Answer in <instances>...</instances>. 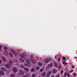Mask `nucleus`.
Instances as JSON below:
<instances>
[{"label": "nucleus", "mask_w": 77, "mask_h": 77, "mask_svg": "<svg viewBox=\"0 0 77 77\" xmlns=\"http://www.w3.org/2000/svg\"><path fill=\"white\" fill-rule=\"evenodd\" d=\"M51 74V71H49L47 73L46 77H48Z\"/></svg>", "instance_id": "nucleus-1"}, {"label": "nucleus", "mask_w": 77, "mask_h": 77, "mask_svg": "<svg viewBox=\"0 0 77 77\" xmlns=\"http://www.w3.org/2000/svg\"><path fill=\"white\" fill-rule=\"evenodd\" d=\"M5 66L7 68L9 69V68H10V67H11V65L9 64H6L5 65Z\"/></svg>", "instance_id": "nucleus-2"}, {"label": "nucleus", "mask_w": 77, "mask_h": 77, "mask_svg": "<svg viewBox=\"0 0 77 77\" xmlns=\"http://www.w3.org/2000/svg\"><path fill=\"white\" fill-rule=\"evenodd\" d=\"M30 74L27 73L26 75H23V77H30Z\"/></svg>", "instance_id": "nucleus-3"}, {"label": "nucleus", "mask_w": 77, "mask_h": 77, "mask_svg": "<svg viewBox=\"0 0 77 77\" xmlns=\"http://www.w3.org/2000/svg\"><path fill=\"white\" fill-rule=\"evenodd\" d=\"M19 73L21 75H23V74H24V71L23 70H20L19 71Z\"/></svg>", "instance_id": "nucleus-4"}, {"label": "nucleus", "mask_w": 77, "mask_h": 77, "mask_svg": "<svg viewBox=\"0 0 77 77\" xmlns=\"http://www.w3.org/2000/svg\"><path fill=\"white\" fill-rule=\"evenodd\" d=\"M13 71L14 72H16L17 71V69L15 67H14L13 69Z\"/></svg>", "instance_id": "nucleus-5"}, {"label": "nucleus", "mask_w": 77, "mask_h": 77, "mask_svg": "<svg viewBox=\"0 0 77 77\" xmlns=\"http://www.w3.org/2000/svg\"><path fill=\"white\" fill-rule=\"evenodd\" d=\"M0 75L1 76L4 75H5V73L2 71H0Z\"/></svg>", "instance_id": "nucleus-6"}, {"label": "nucleus", "mask_w": 77, "mask_h": 77, "mask_svg": "<svg viewBox=\"0 0 77 77\" xmlns=\"http://www.w3.org/2000/svg\"><path fill=\"white\" fill-rule=\"evenodd\" d=\"M2 59L4 61V62H6V58L4 57H2Z\"/></svg>", "instance_id": "nucleus-7"}, {"label": "nucleus", "mask_w": 77, "mask_h": 77, "mask_svg": "<svg viewBox=\"0 0 77 77\" xmlns=\"http://www.w3.org/2000/svg\"><path fill=\"white\" fill-rule=\"evenodd\" d=\"M54 65L56 68H58V66H57V63L56 62H55L54 63Z\"/></svg>", "instance_id": "nucleus-8"}, {"label": "nucleus", "mask_w": 77, "mask_h": 77, "mask_svg": "<svg viewBox=\"0 0 77 77\" xmlns=\"http://www.w3.org/2000/svg\"><path fill=\"white\" fill-rule=\"evenodd\" d=\"M57 72V70L56 69H54L53 70V73H56Z\"/></svg>", "instance_id": "nucleus-9"}, {"label": "nucleus", "mask_w": 77, "mask_h": 77, "mask_svg": "<svg viewBox=\"0 0 77 77\" xmlns=\"http://www.w3.org/2000/svg\"><path fill=\"white\" fill-rule=\"evenodd\" d=\"M20 56L21 57V59H24V55L23 54L20 55Z\"/></svg>", "instance_id": "nucleus-10"}, {"label": "nucleus", "mask_w": 77, "mask_h": 77, "mask_svg": "<svg viewBox=\"0 0 77 77\" xmlns=\"http://www.w3.org/2000/svg\"><path fill=\"white\" fill-rule=\"evenodd\" d=\"M52 66H53L52 64L50 63L48 65V67H49V68H51V67H52Z\"/></svg>", "instance_id": "nucleus-11"}, {"label": "nucleus", "mask_w": 77, "mask_h": 77, "mask_svg": "<svg viewBox=\"0 0 77 77\" xmlns=\"http://www.w3.org/2000/svg\"><path fill=\"white\" fill-rule=\"evenodd\" d=\"M24 70H25V71H29V69L26 67L24 68Z\"/></svg>", "instance_id": "nucleus-12"}, {"label": "nucleus", "mask_w": 77, "mask_h": 77, "mask_svg": "<svg viewBox=\"0 0 77 77\" xmlns=\"http://www.w3.org/2000/svg\"><path fill=\"white\" fill-rule=\"evenodd\" d=\"M20 62H21V63H23V62H24V60H22L21 58H20Z\"/></svg>", "instance_id": "nucleus-13"}, {"label": "nucleus", "mask_w": 77, "mask_h": 77, "mask_svg": "<svg viewBox=\"0 0 77 77\" xmlns=\"http://www.w3.org/2000/svg\"><path fill=\"white\" fill-rule=\"evenodd\" d=\"M26 62L27 63H28V64L30 63V60H29V59H27Z\"/></svg>", "instance_id": "nucleus-14"}, {"label": "nucleus", "mask_w": 77, "mask_h": 77, "mask_svg": "<svg viewBox=\"0 0 77 77\" xmlns=\"http://www.w3.org/2000/svg\"><path fill=\"white\" fill-rule=\"evenodd\" d=\"M1 70L3 71H6V69L4 67H2L1 68Z\"/></svg>", "instance_id": "nucleus-15"}, {"label": "nucleus", "mask_w": 77, "mask_h": 77, "mask_svg": "<svg viewBox=\"0 0 77 77\" xmlns=\"http://www.w3.org/2000/svg\"><path fill=\"white\" fill-rule=\"evenodd\" d=\"M45 75H46V73H45V72H44L42 73V76H43V77H45Z\"/></svg>", "instance_id": "nucleus-16"}, {"label": "nucleus", "mask_w": 77, "mask_h": 77, "mask_svg": "<svg viewBox=\"0 0 77 77\" xmlns=\"http://www.w3.org/2000/svg\"><path fill=\"white\" fill-rule=\"evenodd\" d=\"M39 69H40V67H39V66H37L36 67V69L37 70H39Z\"/></svg>", "instance_id": "nucleus-17"}, {"label": "nucleus", "mask_w": 77, "mask_h": 77, "mask_svg": "<svg viewBox=\"0 0 77 77\" xmlns=\"http://www.w3.org/2000/svg\"><path fill=\"white\" fill-rule=\"evenodd\" d=\"M31 72H34V71H35V69L33 68L31 69Z\"/></svg>", "instance_id": "nucleus-18"}, {"label": "nucleus", "mask_w": 77, "mask_h": 77, "mask_svg": "<svg viewBox=\"0 0 77 77\" xmlns=\"http://www.w3.org/2000/svg\"><path fill=\"white\" fill-rule=\"evenodd\" d=\"M3 48L4 50H8V48L5 46H4L3 47Z\"/></svg>", "instance_id": "nucleus-19"}, {"label": "nucleus", "mask_w": 77, "mask_h": 77, "mask_svg": "<svg viewBox=\"0 0 77 77\" xmlns=\"http://www.w3.org/2000/svg\"><path fill=\"white\" fill-rule=\"evenodd\" d=\"M13 54H14V55L15 56H17L18 55V53L15 52Z\"/></svg>", "instance_id": "nucleus-20"}, {"label": "nucleus", "mask_w": 77, "mask_h": 77, "mask_svg": "<svg viewBox=\"0 0 77 77\" xmlns=\"http://www.w3.org/2000/svg\"><path fill=\"white\" fill-rule=\"evenodd\" d=\"M11 77H15V76L14 74H11L10 75Z\"/></svg>", "instance_id": "nucleus-21"}, {"label": "nucleus", "mask_w": 77, "mask_h": 77, "mask_svg": "<svg viewBox=\"0 0 77 77\" xmlns=\"http://www.w3.org/2000/svg\"><path fill=\"white\" fill-rule=\"evenodd\" d=\"M38 65L39 66H42V63L39 62L38 63Z\"/></svg>", "instance_id": "nucleus-22"}, {"label": "nucleus", "mask_w": 77, "mask_h": 77, "mask_svg": "<svg viewBox=\"0 0 77 77\" xmlns=\"http://www.w3.org/2000/svg\"><path fill=\"white\" fill-rule=\"evenodd\" d=\"M9 54L10 56V57H12L13 55H12V53H11L10 52L9 53Z\"/></svg>", "instance_id": "nucleus-23"}, {"label": "nucleus", "mask_w": 77, "mask_h": 77, "mask_svg": "<svg viewBox=\"0 0 77 77\" xmlns=\"http://www.w3.org/2000/svg\"><path fill=\"white\" fill-rule=\"evenodd\" d=\"M31 61L33 62V63L34 64V63H35L34 62L35 61V60L34 59H32L31 60Z\"/></svg>", "instance_id": "nucleus-24"}, {"label": "nucleus", "mask_w": 77, "mask_h": 77, "mask_svg": "<svg viewBox=\"0 0 77 77\" xmlns=\"http://www.w3.org/2000/svg\"><path fill=\"white\" fill-rule=\"evenodd\" d=\"M45 62L46 63H48V59H45Z\"/></svg>", "instance_id": "nucleus-25"}, {"label": "nucleus", "mask_w": 77, "mask_h": 77, "mask_svg": "<svg viewBox=\"0 0 77 77\" xmlns=\"http://www.w3.org/2000/svg\"><path fill=\"white\" fill-rule=\"evenodd\" d=\"M4 53L5 55H8V52L6 51H5L4 52Z\"/></svg>", "instance_id": "nucleus-26"}, {"label": "nucleus", "mask_w": 77, "mask_h": 77, "mask_svg": "<svg viewBox=\"0 0 77 77\" xmlns=\"http://www.w3.org/2000/svg\"><path fill=\"white\" fill-rule=\"evenodd\" d=\"M11 51L12 52V53H13L15 52V51L13 50V49H11Z\"/></svg>", "instance_id": "nucleus-27"}, {"label": "nucleus", "mask_w": 77, "mask_h": 77, "mask_svg": "<svg viewBox=\"0 0 77 77\" xmlns=\"http://www.w3.org/2000/svg\"><path fill=\"white\" fill-rule=\"evenodd\" d=\"M44 69H40V72H42L43 71Z\"/></svg>", "instance_id": "nucleus-28"}, {"label": "nucleus", "mask_w": 77, "mask_h": 77, "mask_svg": "<svg viewBox=\"0 0 77 77\" xmlns=\"http://www.w3.org/2000/svg\"><path fill=\"white\" fill-rule=\"evenodd\" d=\"M63 71L62 70H61L60 71V73L61 74H63Z\"/></svg>", "instance_id": "nucleus-29"}, {"label": "nucleus", "mask_w": 77, "mask_h": 77, "mask_svg": "<svg viewBox=\"0 0 77 77\" xmlns=\"http://www.w3.org/2000/svg\"><path fill=\"white\" fill-rule=\"evenodd\" d=\"M73 75L74 76H75V77H76V75H77L76 74V73H74L73 74Z\"/></svg>", "instance_id": "nucleus-30"}, {"label": "nucleus", "mask_w": 77, "mask_h": 77, "mask_svg": "<svg viewBox=\"0 0 77 77\" xmlns=\"http://www.w3.org/2000/svg\"><path fill=\"white\" fill-rule=\"evenodd\" d=\"M2 46L0 45V51H2V50H1V49H2Z\"/></svg>", "instance_id": "nucleus-31"}, {"label": "nucleus", "mask_w": 77, "mask_h": 77, "mask_svg": "<svg viewBox=\"0 0 77 77\" xmlns=\"http://www.w3.org/2000/svg\"><path fill=\"white\" fill-rule=\"evenodd\" d=\"M55 77H60V75L59 74L57 75Z\"/></svg>", "instance_id": "nucleus-32"}, {"label": "nucleus", "mask_w": 77, "mask_h": 77, "mask_svg": "<svg viewBox=\"0 0 77 77\" xmlns=\"http://www.w3.org/2000/svg\"><path fill=\"white\" fill-rule=\"evenodd\" d=\"M64 75L65 77H66V72H65L64 73Z\"/></svg>", "instance_id": "nucleus-33"}, {"label": "nucleus", "mask_w": 77, "mask_h": 77, "mask_svg": "<svg viewBox=\"0 0 77 77\" xmlns=\"http://www.w3.org/2000/svg\"><path fill=\"white\" fill-rule=\"evenodd\" d=\"M35 74H33L32 75V77H35Z\"/></svg>", "instance_id": "nucleus-34"}, {"label": "nucleus", "mask_w": 77, "mask_h": 77, "mask_svg": "<svg viewBox=\"0 0 77 77\" xmlns=\"http://www.w3.org/2000/svg\"><path fill=\"white\" fill-rule=\"evenodd\" d=\"M21 67L22 68H24V66L23 65H21Z\"/></svg>", "instance_id": "nucleus-35"}, {"label": "nucleus", "mask_w": 77, "mask_h": 77, "mask_svg": "<svg viewBox=\"0 0 77 77\" xmlns=\"http://www.w3.org/2000/svg\"><path fill=\"white\" fill-rule=\"evenodd\" d=\"M10 63L11 64H12V60H10L9 61Z\"/></svg>", "instance_id": "nucleus-36"}, {"label": "nucleus", "mask_w": 77, "mask_h": 77, "mask_svg": "<svg viewBox=\"0 0 77 77\" xmlns=\"http://www.w3.org/2000/svg\"><path fill=\"white\" fill-rule=\"evenodd\" d=\"M24 65L25 66H28V65L26 63H25L24 64Z\"/></svg>", "instance_id": "nucleus-37"}, {"label": "nucleus", "mask_w": 77, "mask_h": 77, "mask_svg": "<svg viewBox=\"0 0 77 77\" xmlns=\"http://www.w3.org/2000/svg\"><path fill=\"white\" fill-rule=\"evenodd\" d=\"M63 60H65L66 59V58H65V57H63Z\"/></svg>", "instance_id": "nucleus-38"}, {"label": "nucleus", "mask_w": 77, "mask_h": 77, "mask_svg": "<svg viewBox=\"0 0 77 77\" xmlns=\"http://www.w3.org/2000/svg\"><path fill=\"white\" fill-rule=\"evenodd\" d=\"M15 62H16V63H17L18 62V61L17 60H16L15 61Z\"/></svg>", "instance_id": "nucleus-39"}, {"label": "nucleus", "mask_w": 77, "mask_h": 77, "mask_svg": "<svg viewBox=\"0 0 77 77\" xmlns=\"http://www.w3.org/2000/svg\"><path fill=\"white\" fill-rule=\"evenodd\" d=\"M67 77H70V75H69V74H67Z\"/></svg>", "instance_id": "nucleus-40"}, {"label": "nucleus", "mask_w": 77, "mask_h": 77, "mask_svg": "<svg viewBox=\"0 0 77 77\" xmlns=\"http://www.w3.org/2000/svg\"><path fill=\"white\" fill-rule=\"evenodd\" d=\"M63 65H68V63H64V64H63Z\"/></svg>", "instance_id": "nucleus-41"}, {"label": "nucleus", "mask_w": 77, "mask_h": 77, "mask_svg": "<svg viewBox=\"0 0 77 77\" xmlns=\"http://www.w3.org/2000/svg\"><path fill=\"white\" fill-rule=\"evenodd\" d=\"M2 61L1 60H0V65L2 64Z\"/></svg>", "instance_id": "nucleus-42"}, {"label": "nucleus", "mask_w": 77, "mask_h": 77, "mask_svg": "<svg viewBox=\"0 0 77 77\" xmlns=\"http://www.w3.org/2000/svg\"><path fill=\"white\" fill-rule=\"evenodd\" d=\"M48 60H51V58H49V59H48Z\"/></svg>", "instance_id": "nucleus-43"}, {"label": "nucleus", "mask_w": 77, "mask_h": 77, "mask_svg": "<svg viewBox=\"0 0 77 77\" xmlns=\"http://www.w3.org/2000/svg\"><path fill=\"white\" fill-rule=\"evenodd\" d=\"M65 60H64L63 62V64H65Z\"/></svg>", "instance_id": "nucleus-44"}, {"label": "nucleus", "mask_w": 77, "mask_h": 77, "mask_svg": "<svg viewBox=\"0 0 77 77\" xmlns=\"http://www.w3.org/2000/svg\"><path fill=\"white\" fill-rule=\"evenodd\" d=\"M60 58H59L58 59V61H60Z\"/></svg>", "instance_id": "nucleus-45"}, {"label": "nucleus", "mask_w": 77, "mask_h": 77, "mask_svg": "<svg viewBox=\"0 0 77 77\" xmlns=\"http://www.w3.org/2000/svg\"><path fill=\"white\" fill-rule=\"evenodd\" d=\"M33 55H31V58H33Z\"/></svg>", "instance_id": "nucleus-46"}, {"label": "nucleus", "mask_w": 77, "mask_h": 77, "mask_svg": "<svg viewBox=\"0 0 77 77\" xmlns=\"http://www.w3.org/2000/svg\"><path fill=\"white\" fill-rule=\"evenodd\" d=\"M55 59L56 60H57V59L56 58V56H55Z\"/></svg>", "instance_id": "nucleus-47"}, {"label": "nucleus", "mask_w": 77, "mask_h": 77, "mask_svg": "<svg viewBox=\"0 0 77 77\" xmlns=\"http://www.w3.org/2000/svg\"><path fill=\"white\" fill-rule=\"evenodd\" d=\"M51 77H54V75H53L51 76Z\"/></svg>", "instance_id": "nucleus-48"}, {"label": "nucleus", "mask_w": 77, "mask_h": 77, "mask_svg": "<svg viewBox=\"0 0 77 77\" xmlns=\"http://www.w3.org/2000/svg\"><path fill=\"white\" fill-rule=\"evenodd\" d=\"M72 68H73V69H74V66H72Z\"/></svg>", "instance_id": "nucleus-49"}, {"label": "nucleus", "mask_w": 77, "mask_h": 77, "mask_svg": "<svg viewBox=\"0 0 77 77\" xmlns=\"http://www.w3.org/2000/svg\"><path fill=\"white\" fill-rule=\"evenodd\" d=\"M60 67H61V66H59V68H60Z\"/></svg>", "instance_id": "nucleus-50"}, {"label": "nucleus", "mask_w": 77, "mask_h": 77, "mask_svg": "<svg viewBox=\"0 0 77 77\" xmlns=\"http://www.w3.org/2000/svg\"><path fill=\"white\" fill-rule=\"evenodd\" d=\"M71 72H72V71L71 70L70 71V73H71Z\"/></svg>", "instance_id": "nucleus-51"}, {"label": "nucleus", "mask_w": 77, "mask_h": 77, "mask_svg": "<svg viewBox=\"0 0 77 77\" xmlns=\"http://www.w3.org/2000/svg\"><path fill=\"white\" fill-rule=\"evenodd\" d=\"M75 59H77V57H75Z\"/></svg>", "instance_id": "nucleus-52"}, {"label": "nucleus", "mask_w": 77, "mask_h": 77, "mask_svg": "<svg viewBox=\"0 0 77 77\" xmlns=\"http://www.w3.org/2000/svg\"><path fill=\"white\" fill-rule=\"evenodd\" d=\"M72 72H73V70H72Z\"/></svg>", "instance_id": "nucleus-53"}, {"label": "nucleus", "mask_w": 77, "mask_h": 77, "mask_svg": "<svg viewBox=\"0 0 77 77\" xmlns=\"http://www.w3.org/2000/svg\"><path fill=\"white\" fill-rule=\"evenodd\" d=\"M57 56H58V55H57Z\"/></svg>", "instance_id": "nucleus-54"}, {"label": "nucleus", "mask_w": 77, "mask_h": 77, "mask_svg": "<svg viewBox=\"0 0 77 77\" xmlns=\"http://www.w3.org/2000/svg\"><path fill=\"white\" fill-rule=\"evenodd\" d=\"M25 59H26V58H25Z\"/></svg>", "instance_id": "nucleus-55"}, {"label": "nucleus", "mask_w": 77, "mask_h": 77, "mask_svg": "<svg viewBox=\"0 0 77 77\" xmlns=\"http://www.w3.org/2000/svg\"><path fill=\"white\" fill-rule=\"evenodd\" d=\"M43 68H44V67H43Z\"/></svg>", "instance_id": "nucleus-56"}]
</instances>
